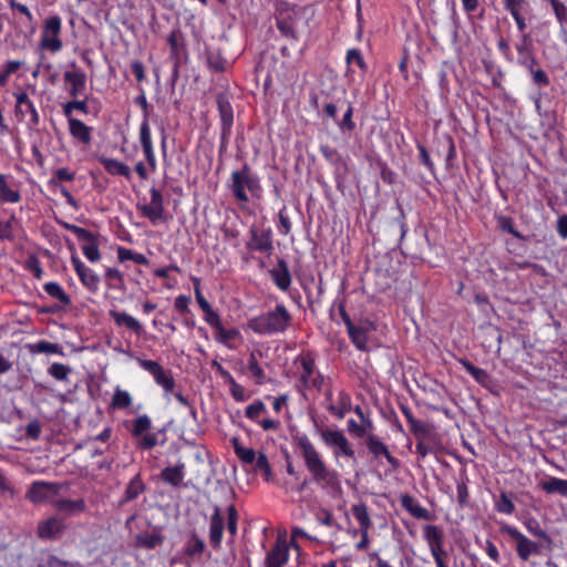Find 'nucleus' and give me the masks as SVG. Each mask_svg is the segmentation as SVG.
Returning a JSON list of instances; mask_svg holds the SVG:
<instances>
[{"mask_svg":"<svg viewBox=\"0 0 567 567\" xmlns=\"http://www.w3.org/2000/svg\"><path fill=\"white\" fill-rule=\"evenodd\" d=\"M299 454L313 482L322 489L331 492L341 489V482L338 472L328 466L322 454L306 434L295 439Z\"/></svg>","mask_w":567,"mask_h":567,"instance_id":"f257e3e1","label":"nucleus"},{"mask_svg":"<svg viewBox=\"0 0 567 567\" xmlns=\"http://www.w3.org/2000/svg\"><path fill=\"white\" fill-rule=\"evenodd\" d=\"M292 317L284 303L267 312L251 317L247 320L246 330L259 336H274L284 333L291 326Z\"/></svg>","mask_w":567,"mask_h":567,"instance_id":"f03ea898","label":"nucleus"},{"mask_svg":"<svg viewBox=\"0 0 567 567\" xmlns=\"http://www.w3.org/2000/svg\"><path fill=\"white\" fill-rule=\"evenodd\" d=\"M293 365L296 368L295 374L297 378L296 389L303 393L307 390H317L321 391L324 377L318 370L316 365V358L310 351H302L299 353Z\"/></svg>","mask_w":567,"mask_h":567,"instance_id":"7ed1b4c3","label":"nucleus"},{"mask_svg":"<svg viewBox=\"0 0 567 567\" xmlns=\"http://www.w3.org/2000/svg\"><path fill=\"white\" fill-rule=\"evenodd\" d=\"M230 189L238 202L246 203L248 202L246 190H249L252 195H259L261 185L258 176L245 164L241 169L231 173Z\"/></svg>","mask_w":567,"mask_h":567,"instance_id":"20e7f679","label":"nucleus"},{"mask_svg":"<svg viewBox=\"0 0 567 567\" xmlns=\"http://www.w3.org/2000/svg\"><path fill=\"white\" fill-rule=\"evenodd\" d=\"M62 20L59 16H51L45 19L40 38V48L52 53L60 51L63 42L60 38Z\"/></svg>","mask_w":567,"mask_h":567,"instance_id":"39448f33","label":"nucleus"},{"mask_svg":"<svg viewBox=\"0 0 567 567\" xmlns=\"http://www.w3.org/2000/svg\"><path fill=\"white\" fill-rule=\"evenodd\" d=\"M136 361L143 370L153 377L154 382L166 393L173 392L175 380L171 370L164 369L162 364L154 360L137 358Z\"/></svg>","mask_w":567,"mask_h":567,"instance_id":"423d86ee","label":"nucleus"},{"mask_svg":"<svg viewBox=\"0 0 567 567\" xmlns=\"http://www.w3.org/2000/svg\"><path fill=\"white\" fill-rule=\"evenodd\" d=\"M501 532L503 534L508 535L511 538L515 540L517 556L523 560L527 561L533 554H537L539 550L538 544L530 540L526 537L522 532H519L515 526L503 524L501 526Z\"/></svg>","mask_w":567,"mask_h":567,"instance_id":"0eeeda50","label":"nucleus"},{"mask_svg":"<svg viewBox=\"0 0 567 567\" xmlns=\"http://www.w3.org/2000/svg\"><path fill=\"white\" fill-rule=\"evenodd\" d=\"M152 429V420L148 415L143 414L133 421L131 434L134 437H140L138 446L143 450H151L158 444V436L156 433H147Z\"/></svg>","mask_w":567,"mask_h":567,"instance_id":"6e6552de","label":"nucleus"},{"mask_svg":"<svg viewBox=\"0 0 567 567\" xmlns=\"http://www.w3.org/2000/svg\"><path fill=\"white\" fill-rule=\"evenodd\" d=\"M69 68L63 74V80L66 84L68 94L71 97H78L86 89V73L75 61L70 62Z\"/></svg>","mask_w":567,"mask_h":567,"instance_id":"1a4fd4ad","label":"nucleus"},{"mask_svg":"<svg viewBox=\"0 0 567 567\" xmlns=\"http://www.w3.org/2000/svg\"><path fill=\"white\" fill-rule=\"evenodd\" d=\"M151 200L148 204H138L137 210L152 224H157L164 218V198L159 189L152 187L150 189Z\"/></svg>","mask_w":567,"mask_h":567,"instance_id":"9d476101","label":"nucleus"},{"mask_svg":"<svg viewBox=\"0 0 567 567\" xmlns=\"http://www.w3.org/2000/svg\"><path fill=\"white\" fill-rule=\"evenodd\" d=\"M267 413L265 403L257 399L246 406L245 416L251 422L257 423L264 431H277L280 427V421L270 417H262Z\"/></svg>","mask_w":567,"mask_h":567,"instance_id":"9b49d317","label":"nucleus"},{"mask_svg":"<svg viewBox=\"0 0 567 567\" xmlns=\"http://www.w3.org/2000/svg\"><path fill=\"white\" fill-rule=\"evenodd\" d=\"M60 488L61 485L59 483L35 481L30 485L25 497L33 504L49 501L52 503L53 499L51 498L59 494Z\"/></svg>","mask_w":567,"mask_h":567,"instance_id":"f8f14e48","label":"nucleus"},{"mask_svg":"<svg viewBox=\"0 0 567 567\" xmlns=\"http://www.w3.org/2000/svg\"><path fill=\"white\" fill-rule=\"evenodd\" d=\"M138 137L150 172L155 173L157 169V161L152 141L150 120L147 118L146 115L143 117L141 122Z\"/></svg>","mask_w":567,"mask_h":567,"instance_id":"ddd939ff","label":"nucleus"},{"mask_svg":"<svg viewBox=\"0 0 567 567\" xmlns=\"http://www.w3.org/2000/svg\"><path fill=\"white\" fill-rule=\"evenodd\" d=\"M250 240L247 244V248L252 251L270 254L274 249L272 245V231L270 228L258 229L256 226H251L249 229Z\"/></svg>","mask_w":567,"mask_h":567,"instance_id":"4468645a","label":"nucleus"},{"mask_svg":"<svg viewBox=\"0 0 567 567\" xmlns=\"http://www.w3.org/2000/svg\"><path fill=\"white\" fill-rule=\"evenodd\" d=\"M72 266L81 281V284L91 292H96L100 286V277L96 272L76 256L71 257Z\"/></svg>","mask_w":567,"mask_h":567,"instance_id":"2eb2a0df","label":"nucleus"},{"mask_svg":"<svg viewBox=\"0 0 567 567\" xmlns=\"http://www.w3.org/2000/svg\"><path fill=\"white\" fill-rule=\"evenodd\" d=\"M225 529V516L219 506H215L209 519V544L215 550L221 547Z\"/></svg>","mask_w":567,"mask_h":567,"instance_id":"dca6fc26","label":"nucleus"},{"mask_svg":"<svg viewBox=\"0 0 567 567\" xmlns=\"http://www.w3.org/2000/svg\"><path fill=\"white\" fill-rule=\"evenodd\" d=\"M66 121L69 133L74 142L84 147L90 146L93 141L94 128L79 118H66Z\"/></svg>","mask_w":567,"mask_h":567,"instance_id":"f3484780","label":"nucleus"},{"mask_svg":"<svg viewBox=\"0 0 567 567\" xmlns=\"http://www.w3.org/2000/svg\"><path fill=\"white\" fill-rule=\"evenodd\" d=\"M16 97V114L21 120L25 114L30 115V125L37 126L40 123V115L35 109L34 103L29 99V95L24 91L13 93Z\"/></svg>","mask_w":567,"mask_h":567,"instance_id":"a211bd4d","label":"nucleus"},{"mask_svg":"<svg viewBox=\"0 0 567 567\" xmlns=\"http://www.w3.org/2000/svg\"><path fill=\"white\" fill-rule=\"evenodd\" d=\"M289 560V546L286 540L278 539L266 554L265 567H285Z\"/></svg>","mask_w":567,"mask_h":567,"instance_id":"6ab92c4d","label":"nucleus"},{"mask_svg":"<svg viewBox=\"0 0 567 567\" xmlns=\"http://www.w3.org/2000/svg\"><path fill=\"white\" fill-rule=\"evenodd\" d=\"M214 338L216 342L221 343L229 350L237 349L238 344L243 341V336L237 328H225L221 324L215 332Z\"/></svg>","mask_w":567,"mask_h":567,"instance_id":"aec40b11","label":"nucleus"},{"mask_svg":"<svg viewBox=\"0 0 567 567\" xmlns=\"http://www.w3.org/2000/svg\"><path fill=\"white\" fill-rule=\"evenodd\" d=\"M65 525L62 518L53 516L39 523L38 536L43 539L56 538L62 534Z\"/></svg>","mask_w":567,"mask_h":567,"instance_id":"412c9836","label":"nucleus"},{"mask_svg":"<svg viewBox=\"0 0 567 567\" xmlns=\"http://www.w3.org/2000/svg\"><path fill=\"white\" fill-rule=\"evenodd\" d=\"M262 357V352L259 350H254L249 353V358L247 361L246 370H241V372H248L250 378L254 379L255 383L258 385H262L267 382V375L258 361V358Z\"/></svg>","mask_w":567,"mask_h":567,"instance_id":"4be33fe9","label":"nucleus"},{"mask_svg":"<svg viewBox=\"0 0 567 567\" xmlns=\"http://www.w3.org/2000/svg\"><path fill=\"white\" fill-rule=\"evenodd\" d=\"M109 313L117 327H124L134 332L137 337L144 333L143 324L135 317L126 313L125 311L117 310H110Z\"/></svg>","mask_w":567,"mask_h":567,"instance_id":"5701e85b","label":"nucleus"},{"mask_svg":"<svg viewBox=\"0 0 567 567\" xmlns=\"http://www.w3.org/2000/svg\"><path fill=\"white\" fill-rule=\"evenodd\" d=\"M372 330L371 324H360L355 326L353 322H349L348 324V334L351 339L352 343L359 350L368 349V333Z\"/></svg>","mask_w":567,"mask_h":567,"instance_id":"b1692460","label":"nucleus"},{"mask_svg":"<svg viewBox=\"0 0 567 567\" xmlns=\"http://www.w3.org/2000/svg\"><path fill=\"white\" fill-rule=\"evenodd\" d=\"M100 164L104 167V169L112 176H123L127 179L132 177V171L128 165L125 163L106 156H100Z\"/></svg>","mask_w":567,"mask_h":567,"instance_id":"393cba45","label":"nucleus"},{"mask_svg":"<svg viewBox=\"0 0 567 567\" xmlns=\"http://www.w3.org/2000/svg\"><path fill=\"white\" fill-rule=\"evenodd\" d=\"M275 285L282 291H287L291 285V276L287 262L279 259L277 267L269 271Z\"/></svg>","mask_w":567,"mask_h":567,"instance_id":"a878e982","label":"nucleus"},{"mask_svg":"<svg viewBox=\"0 0 567 567\" xmlns=\"http://www.w3.org/2000/svg\"><path fill=\"white\" fill-rule=\"evenodd\" d=\"M217 107L221 120L223 134L227 135L234 123L233 106L226 96L219 95L217 99Z\"/></svg>","mask_w":567,"mask_h":567,"instance_id":"bb28decb","label":"nucleus"},{"mask_svg":"<svg viewBox=\"0 0 567 567\" xmlns=\"http://www.w3.org/2000/svg\"><path fill=\"white\" fill-rule=\"evenodd\" d=\"M401 506L417 519H431L430 512L423 507L413 496L403 494L400 497Z\"/></svg>","mask_w":567,"mask_h":567,"instance_id":"cd10ccee","label":"nucleus"},{"mask_svg":"<svg viewBox=\"0 0 567 567\" xmlns=\"http://www.w3.org/2000/svg\"><path fill=\"white\" fill-rule=\"evenodd\" d=\"M55 509L68 515H76L86 511V504L83 498L79 499H64L59 498L52 501Z\"/></svg>","mask_w":567,"mask_h":567,"instance_id":"c85d7f7f","label":"nucleus"},{"mask_svg":"<svg viewBox=\"0 0 567 567\" xmlns=\"http://www.w3.org/2000/svg\"><path fill=\"white\" fill-rule=\"evenodd\" d=\"M185 477V464L179 462L174 466H167L161 472V478L173 487L182 485Z\"/></svg>","mask_w":567,"mask_h":567,"instance_id":"c756f323","label":"nucleus"},{"mask_svg":"<svg viewBox=\"0 0 567 567\" xmlns=\"http://www.w3.org/2000/svg\"><path fill=\"white\" fill-rule=\"evenodd\" d=\"M315 433L319 435L322 443L332 449L338 441L344 435L341 430H332L329 427H324L318 423L317 420H313Z\"/></svg>","mask_w":567,"mask_h":567,"instance_id":"7c9ffc66","label":"nucleus"},{"mask_svg":"<svg viewBox=\"0 0 567 567\" xmlns=\"http://www.w3.org/2000/svg\"><path fill=\"white\" fill-rule=\"evenodd\" d=\"M315 433L319 435L322 443L332 449L338 441L344 435L341 430H332L329 427H324L318 423L317 420H313Z\"/></svg>","mask_w":567,"mask_h":567,"instance_id":"2f4dec72","label":"nucleus"},{"mask_svg":"<svg viewBox=\"0 0 567 567\" xmlns=\"http://www.w3.org/2000/svg\"><path fill=\"white\" fill-rule=\"evenodd\" d=\"M21 200L20 192L9 184V177L0 174V203L17 204Z\"/></svg>","mask_w":567,"mask_h":567,"instance_id":"473e14b6","label":"nucleus"},{"mask_svg":"<svg viewBox=\"0 0 567 567\" xmlns=\"http://www.w3.org/2000/svg\"><path fill=\"white\" fill-rule=\"evenodd\" d=\"M327 410L338 419H343L344 415L351 411V396L346 391L338 393L337 402L329 403Z\"/></svg>","mask_w":567,"mask_h":567,"instance_id":"72a5a7b5","label":"nucleus"},{"mask_svg":"<svg viewBox=\"0 0 567 567\" xmlns=\"http://www.w3.org/2000/svg\"><path fill=\"white\" fill-rule=\"evenodd\" d=\"M351 513L359 524V529H371L373 527L368 506L363 502H359L351 506Z\"/></svg>","mask_w":567,"mask_h":567,"instance_id":"f704fd0d","label":"nucleus"},{"mask_svg":"<svg viewBox=\"0 0 567 567\" xmlns=\"http://www.w3.org/2000/svg\"><path fill=\"white\" fill-rule=\"evenodd\" d=\"M539 486L547 494H558L567 497V480L550 476L543 481Z\"/></svg>","mask_w":567,"mask_h":567,"instance_id":"c9c22d12","label":"nucleus"},{"mask_svg":"<svg viewBox=\"0 0 567 567\" xmlns=\"http://www.w3.org/2000/svg\"><path fill=\"white\" fill-rule=\"evenodd\" d=\"M367 447L375 457L384 456L390 464L395 463V458L391 455L386 445L382 443L378 437L370 435L367 439Z\"/></svg>","mask_w":567,"mask_h":567,"instance_id":"e433bc0d","label":"nucleus"},{"mask_svg":"<svg viewBox=\"0 0 567 567\" xmlns=\"http://www.w3.org/2000/svg\"><path fill=\"white\" fill-rule=\"evenodd\" d=\"M133 404V398L131 393L126 390L116 386L114 389V393L110 403V406L113 410H126L131 408Z\"/></svg>","mask_w":567,"mask_h":567,"instance_id":"4c0bfd02","label":"nucleus"},{"mask_svg":"<svg viewBox=\"0 0 567 567\" xmlns=\"http://www.w3.org/2000/svg\"><path fill=\"white\" fill-rule=\"evenodd\" d=\"M43 289L51 298L59 300L63 307H66L71 303L70 296L64 291L59 282H47L44 284Z\"/></svg>","mask_w":567,"mask_h":567,"instance_id":"58836bf2","label":"nucleus"},{"mask_svg":"<svg viewBox=\"0 0 567 567\" xmlns=\"http://www.w3.org/2000/svg\"><path fill=\"white\" fill-rule=\"evenodd\" d=\"M144 489L145 485L141 476L138 474L135 475L127 484L122 502L126 503L137 498L144 492Z\"/></svg>","mask_w":567,"mask_h":567,"instance_id":"ea45409f","label":"nucleus"},{"mask_svg":"<svg viewBox=\"0 0 567 567\" xmlns=\"http://www.w3.org/2000/svg\"><path fill=\"white\" fill-rule=\"evenodd\" d=\"M116 252L120 262L131 260L138 265L147 266L150 264V260L143 254L136 252L132 249L120 246L117 247Z\"/></svg>","mask_w":567,"mask_h":567,"instance_id":"a19ab883","label":"nucleus"},{"mask_svg":"<svg viewBox=\"0 0 567 567\" xmlns=\"http://www.w3.org/2000/svg\"><path fill=\"white\" fill-rule=\"evenodd\" d=\"M74 111H79L82 114H87L89 106L86 100H78L76 97H73V100L62 105V112L65 118H75L73 116Z\"/></svg>","mask_w":567,"mask_h":567,"instance_id":"79ce46f5","label":"nucleus"},{"mask_svg":"<svg viewBox=\"0 0 567 567\" xmlns=\"http://www.w3.org/2000/svg\"><path fill=\"white\" fill-rule=\"evenodd\" d=\"M458 362L474 378V380L477 383L485 385L488 382L489 375L484 369L475 367L472 362H470L466 359H460Z\"/></svg>","mask_w":567,"mask_h":567,"instance_id":"37998d69","label":"nucleus"},{"mask_svg":"<svg viewBox=\"0 0 567 567\" xmlns=\"http://www.w3.org/2000/svg\"><path fill=\"white\" fill-rule=\"evenodd\" d=\"M233 447L235 451V454L238 456V458L245 463V464H252L255 462V458L258 454H256L255 450L250 447H244L238 437H234L231 440Z\"/></svg>","mask_w":567,"mask_h":567,"instance_id":"c03bdc74","label":"nucleus"},{"mask_svg":"<svg viewBox=\"0 0 567 567\" xmlns=\"http://www.w3.org/2000/svg\"><path fill=\"white\" fill-rule=\"evenodd\" d=\"M503 3L505 10L511 13L514 20L524 17L525 12L529 8L526 0H503Z\"/></svg>","mask_w":567,"mask_h":567,"instance_id":"a18cd8bd","label":"nucleus"},{"mask_svg":"<svg viewBox=\"0 0 567 567\" xmlns=\"http://www.w3.org/2000/svg\"><path fill=\"white\" fill-rule=\"evenodd\" d=\"M163 537L156 533H145L136 536V544L138 547L146 549H154L162 545Z\"/></svg>","mask_w":567,"mask_h":567,"instance_id":"49530a36","label":"nucleus"},{"mask_svg":"<svg viewBox=\"0 0 567 567\" xmlns=\"http://www.w3.org/2000/svg\"><path fill=\"white\" fill-rule=\"evenodd\" d=\"M85 245L82 246V252L91 262H97L101 259L99 250L97 235L93 234L92 240H83Z\"/></svg>","mask_w":567,"mask_h":567,"instance_id":"de8ad7c7","label":"nucleus"},{"mask_svg":"<svg viewBox=\"0 0 567 567\" xmlns=\"http://www.w3.org/2000/svg\"><path fill=\"white\" fill-rule=\"evenodd\" d=\"M331 450L336 460H339L341 456L354 457V450L346 435H343Z\"/></svg>","mask_w":567,"mask_h":567,"instance_id":"09e8293b","label":"nucleus"},{"mask_svg":"<svg viewBox=\"0 0 567 567\" xmlns=\"http://www.w3.org/2000/svg\"><path fill=\"white\" fill-rule=\"evenodd\" d=\"M424 538L427 542L429 547L443 545L444 534L439 526L427 525L424 528Z\"/></svg>","mask_w":567,"mask_h":567,"instance_id":"8fccbe9b","label":"nucleus"},{"mask_svg":"<svg viewBox=\"0 0 567 567\" xmlns=\"http://www.w3.org/2000/svg\"><path fill=\"white\" fill-rule=\"evenodd\" d=\"M29 348L32 353L63 354V351L58 343H52L45 340H41L34 344H30Z\"/></svg>","mask_w":567,"mask_h":567,"instance_id":"3c124183","label":"nucleus"},{"mask_svg":"<svg viewBox=\"0 0 567 567\" xmlns=\"http://www.w3.org/2000/svg\"><path fill=\"white\" fill-rule=\"evenodd\" d=\"M205 547L204 540L193 534L185 546V554L189 557H197L204 553Z\"/></svg>","mask_w":567,"mask_h":567,"instance_id":"603ef678","label":"nucleus"},{"mask_svg":"<svg viewBox=\"0 0 567 567\" xmlns=\"http://www.w3.org/2000/svg\"><path fill=\"white\" fill-rule=\"evenodd\" d=\"M495 509L498 513L512 515L515 512V505L506 493H501L498 499L495 502Z\"/></svg>","mask_w":567,"mask_h":567,"instance_id":"864d4df0","label":"nucleus"},{"mask_svg":"<svg viewBox=\"0 0 567 567\" xmlns=\"http://www.w3.org/2000/svg\"><path fill=\"white\" fill-rule=\"evenodd\" d=\"M255 470L260 472L266 481H269L271 477V468L268 462V458L265 453L259 452L255 458Z\"/></svg>","mask_w":567,"mask_h":567,"instance_id":"5fc2aeb1","label":"nucleus"},{"mask_svg":"<svg viewBox=\"0 0 567 567\" xmlns=\"http://www.w3.org/2000/svg\"><path fill=\"white\" fill-rule=\"evenodd\" d=\"M71 372L70 367L62 364V363H53L49 369L48 373L59 381H64L68 379L69 374Z\"/></svg>","mask_w":567,"mask_h":567,"instance_id":"6e6d98bb","label":"nucleus"},{"mask_svg":"<svg viewBox=\"0 0 567 567\" xmlns=\"http://www.w3.org/2000/svg\"><path fill=\"white\" fill-rule=\"evenodd\" d=\"M227 522L226 527L230 536L234 538L237 534V522H238V513L234 505H229L227 507Z\"/></svg>","mask_w":567,"mask_h":567,"instance_id":"4d7b16f0","label":"nucleus"},{"mask_svg":"<svg viewBox=\"0 0 567 567\" xmlns=\"http://www.w3.org/2000/svg\"><path fill=\"white\" fill-rule=\"evenodd\" d=\"M60 225L64 229L73 233L78 237L79 240H92L93 239V233H91L82 227H79L76 225H73V224H70L66 221H62V223H60Z\"/></svg>","mask_w":567,"mask_h":567,"instance_id":"13d9d810","label":"nucleus"},{"mask_svg":"<svg viewBox=\"0 0 567 567\" xmlns=\"http://www.w3.org/2000/svg\"><path fill=\"white\" fill-rule=\"evenodd\" d=\"M227 384L229 385L230 394L236 402H244L248 399L246 389L241 384H239L235 379H233Z\"/></svg>","mask_w":567,"mask_h":567,"instance_id":"bf43d9fd","label":"nucleus"},{"mask_svg":"<svg viewBox=\"0 0 567 567\" xmlns=\"http://www.w3.org/2000/svg\"><path fill=\"white\" fill-rule=\"evenodd\" d=\"M207 62L209 68L218 72H224L228 66L227 60L220 56L219 53H209Z\"/></svg>","mask_w":567,"mask_h":567,"instance_id":"052dcab7","label":"nucleus"},{"mask_svg":"<svg viewBox=\"0 0 567 567\" xmlns=\"http://www.w3.org/2000/svg\"><path fill=\"white\" fill-rule=\"evenodd\" d=\"M346 60L349 65L355 64L362 71H367V63L364 62V59H363L360 50H358V49L348 50Z\"/></svg>","mask_w":567,"mask_h":567,"instance_id":"680f3d73","label":"nucleus"},{"mask_svg":"<svg viewBox=\"0 0 567 567\" xmlns=\"http://www.w3.org/2000/svg\"><path fill=\"white\" fill-rule=\"evenodd\" d=\"M203 312L205 315L204 320L214 329L215 332L223 324L219 315L213 309L212 306L203 309Z\"/></svg>","mask_w":567,"mask_h":567,"instance_id":"e2e57ef3","label":"nucleus"},{"mask_svg":"<svg viewBox=\"0 0 567 567\" xmlns=\"http://www.w3.org/2000/svg\"><path fill=\"white\" fill-rule=\"evenodd\" d=\"M321 154L328 162H330L333 165H338V164L344 165V161L342 159V156L336 148H331L329 146H322Z\"/></svg>","mask_w":567,"mask_h":567,"instance_id":"0e129e2a","label":"nucleus"},{"mask_svg":"<svg viewBox=\"0 0 567 567\" xmlns=\"http://www.w3.org/2000/svg\"><path fill=\"white\" fill-rule=\"evenodd\" d=\"M410 431L417 437L424 439L430 434V427L422 421L414 420L409 424Z\"/></svg>","mask_w":567,"mask_h":567,"instance_id":"69168bd1","label":"nucleus"},{"mask_svg":"<svg viewBox=\"0 0 567 567\" xmlns=\"http://www.w3.org/2000/svg\"><path fill=\"white\" fill-rule=\"evenodd\" d=\"M279 231L282 235H288L291 231L292 224L290 221L289 216L286 213V207L279 210Z\"/></svg>","mask_w":567,"mask_h":567,"instance_id":"338daca9","label":"nucleus"},{"mask_svg":"<svg viewBox=\"0 0 567 567\" xmlns=\"http://www.w3.org/2000/svg\"><path fill=\"white\" fill-rule=\"evenodd\" d=\"M526 528L535 537L542 538L546 542H550V538L547 535V533L539 526V524L536 520L528 522L526 524Z\"/></svg>","mask_w":567,"mask_h":567,"instance_id":"774afa93","label":"nucleus"}]
</instances>
